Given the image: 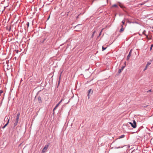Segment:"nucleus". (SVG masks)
Returning <instances> with one entry per match:
<instances>
[{"label":"nucleus","mask_w":153,"mask_h":153,"mask_svg":"<svg viewBox=\"0 0 153 153\" xmlns=\"http://www.w3.org/2000/svg\"><path fill=\"white\" fill-rule=\"evenodd\" d=\"M48 145H47L45 146V147L43 148L42 150V152L43 153L46 151L48 149Z\"/></svg>","instance_id":"obj_1"},{"label":"nucleus","mask_w":153,"mask_h":153,"mask_svg":"<svg viewBox=\"0 0 153 153\" xmlns=\"http://www.w3.org/2000/svg\"><path fill=\"white\" fill-rule=\"evenodd\" d=\"M124 68H125V66H123L121 67V69L119 70L118 73L119 74L123 70V69Z\"/></svg>","instance_id":"obj_2"},{"label":"nucleus","mask_w":153,"mask_h":153,"mask_svg":"<svg viewBox=\"0 0 153 153\" xmlns=\"http://www.w3.org/2000/svg\"><path fill=\"white\" fill-rule=\"evenodd\" d=\"M93 92V91L92 90H91V89H89L88 91V97H89L90 94H92ZM89 98V97H88V98Z\"/></svg>","instance_id":"obj_3"},{"label":"nucleus","mask_w":153,"mask_h":153,"mask_svg":"<svg viewBox=\"0 0 153 153\" xmlns=\"http://www.w3.org/2000/svg\"><path fill=\"white\" fill-rule=\"evenodd\" d=\"M19 116H20V114L19 113L17 115V116H16V118L15 122H18L19 121Z\"/></svg>","instance_id":"obj_4"},{"label":"nucleus","mask_w":153,"mask_h":153,"mask_svg":"<svg viewBox=\"0 0 153 153\" xmlns=\"http://www.w3.org/2000/svg\"><path fill=\"white\" fill-rule=\"evenodd\" d=\"M131 50L129 52V53L128 55L127 56V59L128 60H129V58H130V56H131Z\"/></svg>","instance_id":"obj_5"},{"label":"nucleus","mask_w":153,"mask_h":153,"mask_svg":"<svg viewBox=\"0 0 153 153\" xmlns=\"http://www.w3.org/2000/svg\"><path fill=\"white\" fill-rule=\"evenodd\" d=\"M129 123L131 125V126L133 128H135L136 127V125L135 124H134L133 123H132L131 122H129Z\"/></svg>","instance_id":"obj_6"},{"label":"nucleus","mask_w":153,"mask_h":153,"mask_svg":"<svg viewBox=\"0 0 153 153\" xmlns=\"http://www.w3.org/2000/svg\"><path fill=\"white\" fill-rule=\"evenodd\" d=\"M150 64H151V63L150 62H148L147 63V64H146V67H145V68H144V71H145V70H146L147 69L148 66L149 65H150Z\"/></svg>","instance_id":"obj_7"},{"label":"nucleus","mask_w":153,"mask_h":153,"mask_svg":"<svg viewBox=\"0 0 153 153\" xmlns=\"http://www.w3.org/2000/svg\"><path fill=\"white\" fill-rule=\"evenodd\" d=\"M9 120H10V118H9V119H8L7 122V123L3 127V128H4L8 124V123H9Z\"/></svg>","instance_id":"obj_8"},{"label":"nucleus","mask_w":153,"mask_h":153,"mask_svg":"<svg viewBox=\"0 0 153 153\" xmlns=\"http://www.w3.org/2000/svg\"><path fill=\"white\" fill-rule=\"evenodd\" d=\"M9 120H10V118H9V119H8L7 122V123L3 127V128H4L8 124V123H9Z\"/></svg>","instance_id":"obj_9"},{"label":"nucleus","mask_w":153,"mask_h":153,"mask_svg":"<svg viewBox=\"0 0 153 153\" xmlns=\"http://www.w3.org/2000/svg\"><path fill=\"white\" fill-rule=\"evenodd\" d=\"M9 120H10V118H9V119H8L7 122V123L3 127V128H4L8 124V123H9Z\"/></svg>","instance_id":"obj_10"},{"label":"nucleus","mask_w":153,"mask_h":153,"mask_svg":"<svg viewBox=\"0 0 153 153\" xmlns=\"http://www.w3.org/2000/svg\"><path fill=\"white\" fill-rule=\"evenodd\" d=\"M38 101L39 103H41L42 102V100H41V98L40 97H39L38 98Z\"/></svg>","instance_id":"obj_11"},{"label":"nucleus","mask_w":153,"mask_h":153,"mask_svg":"<svg viewBox=\"0 0 153 153\" xmlns=\"http://www.w3.org/2000/svg\"><path fill=\"white\" fill-rule=\"evenodd\" d=\"M121 26H122V28L120 30V32H122L124 30V28H123V25H122Z\"/></svg>","instance_id":"obj_12"},{"label":"nucleus","mask_w":153,"mask_h":153,"mask_svg":"<svg viewBox=\"0 0 153 153\" xmlns=\"http://www.w3.org/2000/svg\"><path fill=\"white\" fill-rule=\"evenodd\" d=\"M59 105V103H58L57 104V105L54 108L53 110H55L57 108V107Z\"/></svg>","instance_id":"obj_13"},{"label":"nucleus","mask_w":153,"mask_h":153,"mask_svg":"<svg viewBox=\"0 0 153 153\" xmlns=\"http://www.w3.org/2000/svg\"><path fill=\"white\" fill-rule=\"evenodd\" d=\"M18 123V122H15L14 123V127L16 126L17 125Z\"/></svg>","instance_id":"obj_14"},{"label":"nucleus","mask_w":153,"mask_h":153,"mask_svg":"<svg viewBox=\"0 0 153 153\" xmlns=\"http://www.w3.org/2000/svg\"><path fill=\"white\" fill-rule=\"evenodd\" d=\"M124 136H125L124 135H122L121 136H120L119 137V138H123L124 137Z\"/></svg>","instance_id":"obj_15"},{"label":"nucleus","mask_w":153,"mask_h":153,"mask_svg":"<svg viewBox=\"0 0 153 153\" xmlns=\"http://www.w3.org/2000/svg\"><path fill=\"white\" fill-rule=\"evenodd\" d=\"M95 32H96V31H94L93 32V34L92 35V38L93 37V36H94V34L95 33Z\"/></svg>","instance_id":"obj_16"},{"label":"nucleus","mask_w":153,"mask_h":153,"mask_svg":"<svg viewBox=\"0 0 153 153\" xmlns=\"http://www.w3.org/2000/svg\"><path fill=\"white\" fill-rule=\"evenodd\" d=\"M107 47H105V48H104V47L103 46L102 47V51H104V50H105L106 48Z\"/></svg>","instance_id":"obj_17"},{"label":"nucleus","mask_w":153,"mask_h":153,"mask_svg":"<svg viewBox=\"0 0 153 153\" xmlns=\"http://www.w3.org/2000/svg\"><path fill=\"white\" fill-rule=\"evenodd\" d=\"M125 20H123L122 22V23L123 24V25H124V24H125Z\"/></svg>","instance_id":"obj_18"},{"label":"nucleus","mask_w":153,"mask_h":153,"mask_svg":"<svg viewBox=\"0 0 153 153\" xmlns=\"http://www.w3.org/2000/svg\"><path fill=\"white\" fill-rule=\"evenodd\" d=\"M103 28L101 30V32H100V33H99V36H100L101 35V33L102 32V30H103Z\"/></svg>","instance_id":"obj_19"},{"label":"nucleus","mask_w":153,"mask_h":153,"mask_svg":"<svg viewBox=\"0 0 153 153\" xmlns=\"http://www.w3.org/2000/svg\"><path fill=\"white\" fill-rule=\"evenodd\" d=\"M145 32H146V31L145 30H144L143 32V34H144L146 36H147L145 34Z\"/></svg>","instance_id":"obj_20"},{"label":"nucleus","mask_w":153,"mask_h":153,"mask_svg":"<svg viewBox=\"0 0 153 153\" xmlns=\"http://www.w3.org/2000/svg\"><path fill=\"white\" fill-rule=\"evenodd\" d=\"M117 6L116 4H114L112 6V7H117Z\"/></svg>","instance_id":"obj_21"},{"label":"nucleus","mask_w":153,"mask_h":153,"mask_svg":"<svg viewBox=\"0 0 153 153\" xmlns=\"http://www.w3.org/2000/svg\"><path fill=\"white\" fill-rule=\"evenodd\" d=\"M133 123L134 124H135L136 125V122L134 120H133Z\"/></svg>","instance_id":"obj_22"},{"label":"nucleus","mask_w":153,"mask_h":153,"mask_svg":"<svg viewBox=\"0 0 153 153\" xmlns=\"http://www.w3.org/2000/svg\"><path fill=\"white\" fill-rule=\"evenodd\" d=\"M3 93V91L2 90L0 91V96H1V94Z\"/></svg>","instance_id":"obj_23"},{"label":"nucleus","mask_w":153,"mask_h":153,"mask_svg":"<svg viewBox=\"0 0 153 153\" xmlns=\"http://www.w3.org/2000/svg\"><path fill=\"white\" fill-rule=\"evenodd\" d=\"M29 22H27V27H28L29 26Z\"/></svg>","instance_id":"obj_24"},{"label":"nucleus","mask_w":153,"mask_h":153,"mask_svg":"<svg viewBox=\"0 0 153 153\" xmlns=\"http://www.w3.org/2000/svg\"><path fill=\"white\" fill-rule=\"evenodd\" d=\"M8 119V117L7 116H6L4 120H5L6 119Z\"/></svg>","instance_id":"obj_25"},{"label":"nucleus","mask_w":153,"mask_h":153,"mask_svg":"<svg viewBox=\"0 0 153 153\" xmlns=\"http://www.w3.org/2000/svg\"><path fill=\"white\" fill-rule=\"evenodd\" d=\"M119 5L121 8H123V6H122L120 4Z\"/></svg>","instance_id":"obj_26"},{"label":"nucleus","mask_w":153,"mask_h":153,"mask_svg":"<svg viewBox=\"0 0 153 153\" xmlns=\"http://www.w3.org/2000/svg\"><path fill=\"white\" fill-rule=\"evenodd\" d=\"M151 47H152V48L153 47V44L151 45Z\"/></svg>","instance_id":"obj_27"},{"label":"nucleus","mask_w":153,"mask_h":153,"mask_svg":"<svg viewBox=\"0 0 153 153\" xmlns=\"http://www.w3.org/2000/svg\"><path fill=\"white\" fill-rule=\"evenodd\" d=\"M62 100H61L58 103H59V104L60 103L62 102Z\"/></svg>","instance_id":"obj_28"},{"label":"nucleus","mask_w":153,"mask_h":153,"mask_svg":"<svg viewBox=\"0 0 153 153\" xmlns=\"http://www.w3.org/2000/svg\"><path fill=\"white\" fill-rule=\"evenodd\" d=\"M62 100H61L58 103H59V104L60 103L62 102Z\"/></svg>","instance_id":"obj_29"},{"label":"nucleus","mask_w":153,"mask_h":153,"mask_svg":"<svg viewBox=\"0 0 153 153\" xmlns=\"http://www.w3.org/2000/svg\"><path fill=\"white\" fill-rule=\"evenodd\" d=\"M152 48L151 47L150 48V51L152 50Z\"/></svg>","instance_id":"obj_30"},{"label":"nucleus","mask_w":153,"mask_h":153,"mask_svg":"<svg viewBox=\"0 0 153 153\" xmlns=\"http://www.w3.org/2000/svg\"><path fill=\"white\" fill-rule=\"evenodd\" d=\"M143 4H144V3H141V4H140V5H143Z\"/></svg>","instance_id":"obj_31"},{"label":"nucleus","mask_w":153,"mask_h":153,"mask_svg":"<svg viewBox=\"0 0 153 153\" xmlns=\"http://www.w3.org/2000/svg\"><path fill=\"white\" fill-rule=\"evenodd\" d=\"M76 25V27H76H76H77L78 26V25Z\"/></svg>","instance_id":"obj_32"},{"label":"nucleus","mask_w":153,"mask_h":153,"mask_svg":"<svg viewBox=\"0 0 153 153\" xmlns=\"http://www.w3.org/2000/svg\"><path fill=\"white\" fill-rule=\"evenodd\" d=\"M128 22H129V23H130V22L128 20V21H127Z\"/></svg>","instance_id":"obj_33"},{"label":"nucleus","mask_w":153,"mask_h":153,"mask_svg":"<svg viewBox=\"0 0 153 153\" xmlns=\"http://www.w3.org/2000/svg\"><path fill=\"white\" fill-rule=\"evenodd\" d=\"M152 139H151V141H152Z\"/></svg>","instance_id":"obj_34"},{"label":"nucleus","mask_w":153,"mask_h":153,"mask_svg":"<svg viewBox=\"0 0 153 153\" xmlns=\"http://www.w3.org/2000/svg\"><path fill=\"white\" fill-rule=\"evenodd\" d=\"M152 60H153V59H152Z\"/></svg>","instance_id":"obj_35"}]
</instances>
